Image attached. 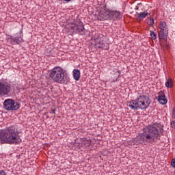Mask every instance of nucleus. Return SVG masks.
<instances>
[{"instance_id": "f257e3e1", "label": "nucleus", "mask_w": 175, "mask_h": 175, "mask_svg": "<svg viewBox=\"0 0 175 175\" xmlns=\"http://www.w3.org/2000/svg\"><path fill=\"white\" fill-rule=\"evenodd\" d=\"M139 144L146 143H157V140H161V134L158 127L154 125H148L143 129V133L137 138Z\"/></svg>"}, {"instance_id": "f03ea898", "label": "nucleus", "mask_w": 175, "mask_h": 175, "mask_svg": "<svg viewBox=\"0 0 175 175\" xmlns=\"http://www.w3.org/2000/svg\"><path fill=\"white\" fill-rule=\"evenodd\" d=\"M22 140L14 126L6 127L0 133V143L2 144H20Z\"/></svg>"}, {"instance_id": "7ed1b4c3", "label": "nucleus", "mask_w": 175, "mask_h": 175, "mask_svg": "<svg viewBox=\"0 0 175 175\" xmlns=\"http://www.w3.org/2000/svg\"><path fill=\"white\" fill-rule=\"evenodd\" d=\"M122 18L121 12L118 10H110L107 7H104L99 10L98 19L100 21H105V20H112V21H117Z\"/></svg>"}, {"instance_id": "20e7f679", "label": "nucleus", "mask_w": 175, "mask_h": 175, "mask_svg": "<svg viewBox=\"0 0 175 175\" xmlns=\"http://www.w3.org/2000/svg\"><path fill=\"white\" fill-rule=\"evenodd\" d=\"M49 77L55 83L59 84H68L70 81L66 71L61 67L53 68L50 72Z\"/></svg>"}, {"instance_id": "39448f33", "label": "nucleus", "mask_w": 175, "mask_h": 175, "mask_svg": "<svg viewBox=\"0 0 175 175\" xmlns=\"http://www.w3.org/2000/svg\"><path fill=\"white\" fill-rule=\"evenodd\" d=\"M151 101L150 98L146 95H139L135 100L130 101L129 107L131 110H146L150 107Z\"/></svg>"}, {"instance_id": "423d86ee", "label": "nucleus", "mask_w": 175, "mask_h": 175, "mask_svg": "<svg viewBox=\"0 0 175 175\" xmlns=\"http://www.w3.org/2000/svg\"><path fill=\"white\" fill-rule=\"evenodd\" d=\"M69 31L72 33H78V35H81L82 36L90 35V31L84 28V24L80 21L72 23L69 28Z\"/></svg>"}, {"instance_id": "0eeeda50", "label": "nucleus", "mask_w": 175, "mask_h": 175, "mask_svg": "<svg viewBox=\"0 0 175 175\" xmlns=\"http://www.w3.org/2000/svg\"><path fill=\"white\" fill-rule=\"evenodd\" d=\"M12 94V84L8 81H0V96H10Z\"/></svg>"}, {"instance_id": "6e6552de", "label": "nucleus", "mask_w": 175, "mask_h": 175, "mask_svg": "<svg viewBox=\"0 0 175 175\" xmlns=\"http://www.w3.org/2000/svg\"><path fill=\"white\" fill-rule=\"evenodd\" d=\"M3 105V109L7 111H17L20 109V103L12 98L5 99Z\"/></svg>"}, {"instance_id": "1a4fd4ad", "label": "nucleus", "mask_w": 175, "mask_h": 175, "mask_svg": "<svg viewBox=\"0 0 175 175\" xmlns=\"http://www.w3.org/2000/svg\"><path fill=\"white\" fill-rule=\"evenodd\" d=\"M10 38V42L12 43V44H20V43H23V42H24V39H23V31H20V36H16V37H13L12 36H9Z\"/></svg>"}, {"instance_id": "9d476101", "label": "nucleus", "mask_w": 175, "mask_h": 175, "mask_svg": "<svg viewBox=\"0 0 175 175\" xmlns=\"http://www.w3.org/2000/svg\"><path fill=\"white\" fill-rule=\"evenodd\" d=\"M158 100L161 105H166L167 103V98L163 91L159 92Z\"/></svg>"}, {"instance_id": "9b49d317", "label": "nucleus", "mask_w": 175, "mask_h": 175, "mask_svg": "<svg viewBox=\"0 0 175 175\" xmlns=\"http://www.w3.org/2000/svg\"><path fill=\"white\" fill-rule=\"evenodd\" d=\"M169 36V32L159 31L158 36L159 40H164V42H167V36Z\"/></svg>"}, {"instance_id": "f8f14e48", "label": "nucleus", "mask_w": 175, "mask_h": 175, "mask_svg": "<svg viewBox=\"0 0 175 175\" xmlns=\"http://www.w3.org/2000/svg\"><path fill=\"white\" fill-rule=\"evenodd\" d=\"M160 31L163 32H169V27H167V25L166 22L161 21L159 25Z\"/></svg>"}, {"instance_id": "ddd939ff", "label": "nucleus", "mask_w": 175, "mask_h": 175, "mask_svg": "<svg viewBox=\"0 0 175 175\" xmlns=\"http://www.w3.org/2000/svg\"><path fill=\"white\" fill-rule=\"evenodd\" d=\"M73 73V77L76 80V81H79L80 80V70L79 69H74L72 71Z\"/></svg>"}, {"instance_id": "4468645a", "label": "nucleus", "mask_w": 175, "mask_h": 175, "mask_svg": "<svg viewBox=\"0 0 175 175\" xmlns=\"http://www.w3.org/2000/svg\"><path fill=\"white\" fill-rule=\"evenodd\" d=\"M148 16V12L144 11L143 12H140L137 14V19L138 20H143L146 18Z\"/></svg>"}, {"instance_id": "2eb2a0df", "label": "nucleus", "mask_w": 175, "mask_h": 175, "mask_svg": "<svg viewBox=\"0 0 175 175\" xmlns=\"http://www.w3.org/2000/svg\"><path fill=\"white\" fill-rule=\"evenodd\" d=\"M165 87L167 88H172L173 87V81L171 78H168L167 82L165 83Z\"/></svg>"}, {"instance_id": "dca6fc26", "label": "nucleus", "mask_w": 175, "mask_h": 175, "mask_svg": "<svg viewBox=\"0 0 175 175\" xmlns=\"http://www.w3.org/2000/svg\"><path fill=\"white\" fill-rule=\"evenodd\" d=\"M147 24H148V25H150V27H152V25H154V18H148Z\"/></svg>"}, {"instance_id": "f3484780", "label": "nucleus", "mask_w": 175, "mask_h": 175, "mask_svg": "<svg viewBox=\"0 0 175 175\" xmlns=\"http://www.w3.org/2000/svg\"><path fill=\"white\" fill-rule=\"evenodd\" d=\"M150 36H151L152 39H153L154 40H155V39H157V34L155 33V32H154L152 31H150Z\"/></svg>"}, {"instance_id": "a211bd4d", "label": "nucleus", "mask_w": 175, "mask_h": 175, "mask_svg": "<svg viewBox=\"0 0 175 175\" xmlns=\"http://www.w3.org/2000/svg\"><path fill=\"white\" fill-rule=\"evenodd\" d=\"M83 144L85 148L90 147V146H91V142H89V141L84 142Z\"/></svg>"}, {"instance_id": "6ab92c4d", "label": "nucleus", "mask_w": 175, "mask_h": 175, "mask_svg": "<svg viewBox=\"0 0 175 175\" xmlns=\"http://www.w3.org/2000/svg\"><path fill=\"white\" fill-rule=\"evenodd\" d=\"M171 166H172V167H175V158L172 159Z\"/></svg>"}, {"instance_id": "aec40b11", "label": "nucleus", "mask_w": 175, "mask_h": 175, "mask_svg": "<svg viewBox=\"0 0 175 175\" xmlns=\"http://www.w3.org/2000/svg\"><path fill=\"white\" fill-rule=\"evenodd\" d=\"M100 48L104 49L105 50H109V44H107V45L104 46H100Z\"/></svg>"}, {"instance_id": "412c9836", "label": "nucleus", "mask_w": 175, "mask_h": 175, "mask_svg": "<svg viewBox=\"0 0 175 175\" xmlns=\"http://www.w3.org/2000/svg\"><path fill=\"white\" fill-rule=\"evenodd\" d=\"M164 47H165V49H166V50H169V49H170V45H169V44H167V43H165L164 44Z\"/></svg>"}, {"instance_id": "4be33fe9", "label": "nucleus", "mask_w": 175, "mask_h": 175, "mask_svg": "<svg viewBox=\"0 0 175 175\" xmlns=\"http://www.w3.org/2000/svg\"><path fill=\"white\" fill-rule=\"evenodd\" d=\"M171 126H172V128H174V129H175V122L174 121H172L170 122Z\"/></svg>"}, {"instance_id": "5701e85b", "label": "nucleus", "mask_w": 175, "mask_h": 175, "mask_svg": "<svg viewBox=\"0 0 175 175\" xmlns=\"http://www.w3.org/2000/svg\"><path fill=\"white\" fill-rule=\"evenodd\" d=\"M172 117H173V118H175V107H174V109H173Z\"/></svg>"}, {"instance_id": "b1692460", "label": "nucleus", "mask_w": 175, "mask_h": 175, "mask_svg": "<svg viewBox=\"0 0 175 175\" xmlns=\"http://www.w3.org/2000/svg\"><path fill=\"white\" fill-rule=\"evenodd\" d=\"M0 175H6V172L3 170H0Z\"/></svg>"}, {"instance_id": "393cba45", "label": "nucleus", "mask_w": 175, "mask_h": 175, "mask_svg": "<svg viewBox=\"0 0 175 175\" xmlns=\"http://www.w3.org/2000/svg\"><path fill=\"white\" fill-rule=\"evenodd\" d=\"M160 131H161V132H162V131H163V126L160 127Z\"/></svg>"}, {"instance_id": "a878e982", "label": "nucleus", "mask_w": 175, "mask_h": 175, "mask_svg": "<svg viewBox=\"0 0 175 175\" xmlns=\"http://www.w3.org/2000/svg\"><path fill=\"white\" fill-rule=\"evenodd\" d=\"M64 1H65V2L69 3V2H70L72 0H64Z\"/></svg>"}, {"instance_id": "bb28decb", "label": "nucleus", "mask_w": 175, "mask_h": 175, "mask_svg": "<svg viewBox=\"0 0 175 175\" xmlns=\"http://www.w3.org/2000/svg\"><path fill=\"white\" fill-rule=\"evenodd\" d=\"M53 113L55 114V110L53 111Z\"/></svg>"}, {"instance_id": "cd10ccee", "label": "nucleus", "mask_w": 175, "mask_h": 175, "mask_svg": "<svg viewBox=\"0 0 175 175\" xmlns=\"http://www.w3.org/2000/svg\"><path fill=\"white\" fill-rule=\"evenodd\" d=\"M118 73H121V72H120V71H118Z\"/></svg>"}]
</instances>
